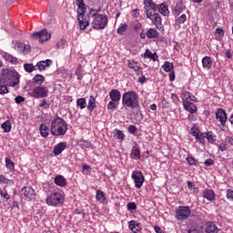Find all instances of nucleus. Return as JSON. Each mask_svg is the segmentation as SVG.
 I'll return each mask as SVG.
<instances>
[{
	"mask_svg": "<svg viewBox=\"0 0 233 233\" xmlns=\"http://www.w3.org/2000/svg\"><path fill=\"white\" fill-rule=\"evenodd\" d=\"M39 130H40V136H42V137H48L50 134V128L47 127L46 125L41 124L39 127Z\"/></svg>",
	"mask_w": 233,
	"mask_h": 233,
	"instance_id": "obj_27",
	"label": "nucleus"
},
{
	"mask_svg": "<svg viewBox=\"0 0 233 233\" xmlns=\"http://www.w3.org/2000/svg\"><path fill=\"white\" fill-rule=\"evenodd\" d=\"M76 76H77V79H82L83 78V68H81V66H79L76 70Z\"/></svg>",
	"mask_w": 233,
	"mask_h": 233,
	"instance_id": "obj_53",
	"label": "nucleus"
},
{
	"mask_svg": "<svg viewBox=\"0 0 233 233\" xmlns=\"http://www.w3.org/2000/svg\"><path fill=\"white\" fill-rule=\"evenodd\" d=\"M132 15H133V17H136V18L139 17V9L133 10Z\"/></svg>",
	"mask_w": 233,
	"mask_h": 233,
	"instance_id": "obj_62",
	"label": "nucleus"
},
{
	"mask_svg": "<svg viewBox=\"0 0 233 233\" xmlns=\"http://www.w3.org/2000/svg\"><path fill=\"white\" fill-rule=\"evenodd\" d=\"M24 69L28 73L31 74V72H34V70H37L36 66H34V64H25Z\"/></svg>",
	"mask_w": 233,
	"mask_h": 233,
	"instance_id": "obj_43",
	"label": "nucleus"
},
{
	"mask_svg": "<svg viewBox=\"0 0 233 233\" xmlns=\"http://www.w3.org/2000/svg\"><path fill=\"white\" fill-rule=\"evenodd\" d=\"M142 57H144L145 59H153V61H156L154 54H152V51H150V49H147L146 52L142 55Z\"/></svg>",
	"mask_w": 233,
	"mask_h": 233,
	"instance_id": "obj_46",
	"label": "nucleus"
},
{
	"mask_svg": "<svg viewBox=\"0 0 233 233\" xmlns=\"http://www.w3.org/2000/svg\"><path fill=\"white\" fill-rule=\"evenodd\" d=\"M131 177L135 183L136 188H141L143 187V184L145 183V177L141 171H133Z\"/></svg>",
	"mask_w": 233,
	"mask_h": 233,
	"instance_id": "obj_10",
	"label": "nucleus"
},
{
	"mask_svg": "<svg viewBox=\"0 0 233 233\" xmlns=\"http://www.w3.org/2000/svg\"><path fill=\"white\" fill-rule=\"evenodd\" d=\"M156 5L152 0H144V10L146 15H150L153 12H156Z\"/></svg>",
	"mask_w": 233,
	"mask_h": 233,
	"instance_id": "obj_15",
	"label": "nucleus"
},
{
	"mask_svg": "<svg viewBox=\"0 0 233 233\" xmlns=\"http://www.w3.org/2000/svg\"><path fill=\"white\" fill-rule=\"evenodd\" d=\"M8 84H5V80L0 76V96L8 94Z\"/></svg>",
	"mask_w": 233,
	"mask_h": 233,
	"instance_id": "obj_26",
	"label": "nucleus"
},
{
	"mask_svg": "<svg viewBox=\"0 0 233 233\" xmlns=\"http://www.w3.org/2000/svg\"><path fill=\"white\" fill-rule=\"evenodd\" d=\"M202 196L208 201H214L216 199V193L212 189H205Z\"/></svg>",
	"mask_w": 233,
	"mask_h": 233,
	"instance_id": "obj_21",
	"label": "nucleus"
},
{
	"mask_svg": "<svg viewBox=\"0 0 233 233\" xmlns=\"http://www.w3.org/2000/svg\"><path fill=\"white\" fill-rule=\"evenodd\" d=\"M15 50L17 52H22L23 54H28L30 52V45L25 44L23 42H13Z\"/></svg>",
	"mask_w": 233,
	"mask_h": 233,
	"instance_id": "obj_14",
	"label": "nucleus"
},
{
	"mask_svg": "<svg viewBox=\"0 0 233 233\" xmlns=\"http://www.w3.org/2000/svg\"><path fill=\"white\" fill-rule=\"evenodd\" d=\"M182 105L185 110H187V112H189V114H196V112H198V106L190 101L184 100V104Z\"/></svg>",
	"mask_w": 233,
	"mask_h": 233,
	"instance_id": "obj_16",
	"label": "nucleus"
},
{
	"mask_svg": "<svg viewBox=\"0 0 233 233\" xmlns=\"http://www.w3.org/2000/svg\"><path fill=\"white\" fill-rule=\"evenodd\" d=\"M206 139L209 143H211V145H214V143H216V141H218V137L216 136V134H214V132L208 131V132H206Z\"/></svg>",
	"mask_w": 233,
	"mask_h": 233,
	"instance_id": "obj_28",
	"label": "nucleus"
},
{
	"mask_svg": "<svg viewBox=\"0 0 233 233\" xmlns=\"http://www.w3.org/2000/svg\"><path fill=\"white\" fill-rule=\"evenodd\" d=\"M186 161H187L188 165H191V167L196 166L198 163L196 161V158H194V157H192V156L187 157Z\"/></svg>",
	"mask_w": 233,
	"mask_h": 233,
	"instance_id": "obj_51",
	"label": "nucleus"
},
{
	"mask_svg": "<svg viewBox=\"0 0 233 233\" xmlns=\"http://www.w3.org/2000/svg\"><path fill=\"white\" fill-rule=\"evenodd\" d=\"M227 199L229 201H233V190L232 189H228L227 190V195H226Z\"/></svg>",
	"mask_w": 233,
	"mask_h": 233,
	"instance_id": "obj_55",
	"label": "nucleus"
},
{
	"mask_svg": "<svg viewBox=\"0 0 233 233\" xmlns=\"http://www.w3.org/2000/svg\"><path fill=\"white\" fill-rule=\"evenodd\" d=\"M15 101L17 105L21 104V103H25V97L21 96H17L15 98Z\"/></svg>",
	"mask_w": 233,
	"mask_h": 233,
	"instance_id": "obj_59",
	"label": "nucleus"
},
{
	"mask_svg": "<svg viewBox=\"0 0 233 233\" xmlns=\"http://www.w3.org/2000/svg\"><path fill=\"white\" fill-rule=\"evenodd\" d=\"M147 19H150V21L158 30H161V28H163V24L161 23V15H159V14L153 12L150 13V15H147Z\"/></svg>",
	"mask_w": 233,
	"mask_h": 233,
	"instance_id": "obj_13",
	"label": "nucleus"
},
{
	"mask_svg": "<svg viewBox=\"0 0 233 233\" xmlns=\"http://www.w3.org/2000/svg\"><path fill=\"white\" fill-rule=\"evenodd\" d=\"M192 211L190 210V207L188 206H179L176 210L175 218L177 221H185V219H188Z\"/></svg>",
	"mask_w": 233,
	"mask_h": 233,
	"instance_id": "obj_6",
	"label": "nucleus"
},
{
	"mask_svg": "<svg viewBox=\"0 0 233 233\" xmlns=\"http://www.w3.org/2000/svg\"><path fill=\"white\" fill-rule=\"evenodd\" d=\"M187 233H203V229L199 227H191Z\"/></svg>",
	"mask_w": 233,
	"mask_h": 233,
	"instance_id": "obj_49",
	"label": "nucleus"
},
{
	"mask_svg": "<svg viewBox=\"0 0 233 233\" xmlns=\"http://www.w3.org/2000/svg\"><path fill=\"white\" fill-rule=\"evenodd\" d=\"M1 127L4 132H10V130H12V123L10 122V120H6L5 122H4Z\"/></svg>",
	"mask_w": 233,
	"mask_h": 233,
	"instance_id": "obj_41",
	"label": "nucleus"
},
{
	"mask_svg": "<svg viewBox=\"0 0 233 233\" xmlns=\"http://www.w3.org/2000/svg\"><path fill=\"white\" fill-rule=\"evenodd\" d=\"M68 130V124L66 119L60 116L53 119L50 125V133L52 136L59 137V136H65Z\"/></svg>",
	"mask_w": 233,
	"mask_h": 233,
	"instance_id": "obj_2",
	"label": "nucleus"
},
{
	"mask_svg": "<svg viewBox=\"0 0 233 233\" xmlns=\"http://www.w3.org/2000/svg\"><path fill=\"white\" fill-rule=\"evenodd\" d=\"M46 203L49 207H59L65 203V196L59 192H55L46 198Z\"/></svg>",
	"mask_w": 233,
	"mask_h": 233,
	"instance_id": "obj_5",
	"label": "nucleus"
},
{
	"mask_svg": "<svg viewBox=\"0 0 233 233\" xmlns=\"http://www.w3.org/2000/svg\"><path fill=\"white\" fill-rule=\"evenodd\" d=\"M127 66L135 72H139L141 70V65L139 64V62H136L134 60H128Z\"/></svg>",
	"mask_w": 233,
	"mask_h": 233,
	"instance_id": "obj_25",
	"label": "nucleus"
},
{
	"mask_svg": "<svg viewBox=\"0 0 233 233\" xmlns=\"http://www.w3.org/2000/svg\"><path fill=\"white\" fill-rule=\"evenodd\" d=\"M185 21H187V15H185V14H182L180 16H178L176 19V23L177 25H183V23H185Z\"/></svg>",
	"mask_w": 233,
	"mask_h": 233,
	"instance_id": "obj_48",
	"label": "nucleus"
},
{
	"mask_svg": "<svg viewBox=\"0 0 233 233\" xmlns=\"http://www.w3.org/2000/svg\"><path fill=\"white\" fill-rule=\"evenodd\" d=\"M164 72H172L174 70V64L170 62H165L162 66Z\"/></svg>",
	"mask_w": 233,
	"mask_h": 233,
	"instance_id": "obj_38",
	"label": "nucleus"
},
{
	"mask_svg": "<svg viewBox=\"0 0 233 233\" xmlns=\"http://www.w3.org/2000/svg\"><path fill=\"white\" fill-rule=\"evenodd\" d=\"M154 230H155L156 233H165L163 231V229L161 228H159L158 226H155Z\"/></svg>",
	"mask_w": 233,
	"mask_h": 233,
	"instance_id": "obj_63",
	"label": "nucleus"
},
{
	"mask_svg": "<svg viewBox=\"0 0 233 233\" xmlns=\"http://www.w3.org/2000/svg\"><path fill=\"white\" fill-rule=\"evenodd\" d=\"M96 199L98 201V203H105L106 201L105 192H103L101 189L96 190Z\"/></svg>",
	"mask_w": 233,
	"mask_h": 233,
	"instance_id": "obj_30",
	"label": "nucleus"
},
{
	"mask_svg": "<svg viewBox=\"0 0 233 233\" xmlns=\"http://www.w3.org/2000/svg\"><path fill=\"white\" fill-rule=\"evenodd\" d=\"M39 108H43V109L50 108V104L46 102V99H42L39 104Z\"/></svg>",
	"mask_w": 233,
	"mask_h": 233,
	"instance_id": "obj_50",
	"label": "nucleus"
},
{
	"mask_svg": "<svg viewBox=\"0 0 233 233\" xmlns=\"http://www.w3.org/2000/svg\"><path fill=\"white\" fill-rule=\"evenodd\" d=\"M64 150H66V142H60L56 144L53 149V154L59 156Z\"/></svg>",
	"mask_w": 233,
	"mask_h": 233,
	"instance_id": "obj_18",
	"label": "nucleus"
},
{
	"mask_svg": "<svg viewBox=\"0 0 233 233\" xmlns=\"http://www.w3.org/2000/svg\"><path fill=\"white\" fill-rule=\"evenodd\" d=\"M21 194L27 201L35 199V189L32 187H25L21 189Z\"/></svg>",
	"mask_w": 233,
	"mask_h": 233,
	"instance_id": "obj_12",
	"label": "nucleus"
},
{
	"mask_svg": "<svg viewBox=\"0 0 233 233\" xmlns=\"http://www.w3.org/2000/svg\"><path fill=\"white\" fill-rule=\"evenodd\" d=\"M0 77L7 86H17V85H19V80L21 79V75L15 70L5 69L3 71Z\"/></svg>",
	"mask_w": 233,
	"mask_h": 233,
	"instance_id": "obj_4",
	"label": "nucleus"
},
{
	"mask_svg": "<svg viewBox=\"0 0 233 233\" xmlns=\"http://www.w3.org/2000/svg\"><path fill=\"white\" fill-rule=\"evenodd\" d=\"M5 168H7V170H15V166L12 162V159H10V157H5Z\"/></svg>",
	"mask_w": 233,
	"mask_h": 233,
	"instance_id": "obj_36",
	"label": "nucleus"
},
{
	"mask_svg": "<svg viewBox=\"0 0 233 233\" xmlns=\"http://www.w3.org/2000/svg\"><path fill=\"white\" fill-rule=\"evenodd\" d=\"M215 116H216V119L217 121H218V127L220 128V130H225V127H227V111H225V109L223 108H218L215 111Z\"/></svg>",
	"mask_w": 233,
	"mask_h": 233,
	"instance_id": "obj_8",
	"label": "nucleus"
},
{
	"mask_svg": "<svg viewBox=\"0 0 233 233\" xmlns=\"http://www.w3.org/2000/svg\"><path fill=\"white\" fill-rule=\"evenodd\" d=\"M77 8V21L80 30H86L90 25L94 30H105L108 26V16L101 13V8H90L86 14V5L83 0H76ZM86 14V15H85Z\"/></svg>",
	"mask_w": 233,
	"mask_h": 233,
	"instance_id": "obj_1",
	"label": "nucleus"
},
{
	"mask_svg": "<svg viewBox=\"0 0 233 233\" xmlns=\"http://www.w3.org/2000/svg\"><path fill=\"white\" fill-rule=\"evenodd\" d=\"M51 37L52 34L48 33L46 29H42L31 35V38L38 41V43H46V41H50Z\"/></svg>",
	"mask_w": 233,
	"mask_h": 233,
	"instance_id": "obj_7",
	"label": "nucleus"
},
{
	"mask_svg": "<svg viewBox=\"0 0 233 233\" xmlns=\"http://www.w3.org/2000/svg\"><path fill=\"white\" fill-rule=\"evenodd\" d=\"M122 105L125 108L134 110L139 106V96L136 91H127L122 95Z\"/></svg>",
	"mask_w": 233,
	"mask_h": 233,
	"instance_id": "obj_3",
	"label": "nucleus"
},
{
	"mask_svg": "<svg viewBox=\"0 0 233 233\" xmlns=\"http://www.w3.org/2000/svg\"><path fill=\"white\" fill-rule=\"evenodd\" d=\"M205 167H212V165H214V160H212V158L207 159L204 162Z\"/></svg>",
	"mask_w": 233,
	"mask_h": 233,
	"instance_id": "obj_60",
	"label": "nucleus"
},
{
	"mask_svg": "<svg viewBox=\"0 0 233 233\" xmlns=\"http://www.w3.org/2000/svg\"><path fill=\"white\" fill-rule=\"evenodd\" d=\"M113 134H114V137L116 139H118V141L120 142H123V140L125 139V133H123V131L116 128L114 131H113Z\"/></svg>",
	"mask_w": 233,
	"mask_h": 233,
	"instance_id": "obj_35",
	"label": "nucleus"
},
{
	"mask_svg": "<svg viewBox=\"0 0 233 233\" xmlns=\"http://www.w3.org/2000/svg\"><path fill=\"white\" fill-rule=\"evenodd\" d=\"M55 185L60 187L61 188L66 187V178L63 175H57L54 179Z\"/></svg>",
	"mask_w": 233,
	"mask_h": 233,
	"instance_id": "obj_22",
	"label": "nucleus"
},
{
	"mask_svg": "<svg viewBox=\"0 0 233 233\" xmlns=\"http://www.w3.org/2000/svg\"><path fill=\"white\" fill-rule=\"evenodd\" d=\"M131 157L132 159H139L141 157V150H139V147L136 146L132 147Z\"/></svg>",
	"mask_w": 233,
	"mask_h": 233,
	"instance_id": "obj_33",
	"label": "nucleus"
},
{
	"mask_svg": "<svg viewBox=\"0 0 233 233\" xmlns=\"http://www.w3.org/2000/svg\"><path fill=\"white\" fill-rule=\"evenodd\" d=\"M206 232L207 233H218L219 232V229L218 228V226L214 224L213 222H208L206 224Z\"/></svg>",
	"mask_w": 233,
	"mask_h": 233,
	"instance_id": "obj_24",
	"label": "nucleus"
},
{
	"mask_svg": "<svg viewBox=\"0 0 233 233\" xmlns=\"http://www.w3.org/2000/svg\"><path fill=\"white\" fill-rule=\"evenodd\" d=\"M215 34H217L218 37H223V35H225V31H223L222 28H217Z\"/></svg>",
	"mask_w": 233,
	"mask_h": 233,
	"instance_id": "obj_58",
	"label": "nucleus"
},
{
	"mask_svg": "<svg viewBox=\"0 0 233 233\" xmlns=\"http://www.w3.org/2000/svg\"><path fill=\"white\" fill-rule=\"evenodd\" d=\"M191 135L193 136V137L196 138L197 143L205 145L206 133H202L199 131V128L193 127H191Z\"/></svg>",
	"mask_w": 233,
	"mask_h": 233,
	"instance_id": "obj_11",
	"label": "nucleus"
},
{
	"mask_svg": "<svg viewBox=\"0 0 233 233\" xmlns=\"http://www.w3.org/2000/svg\"><path fill=\"white\" fill-rule=\"evenodd\" d=\"M176 79V73L170 72L169 73V81H174Z\"/></svg>",
	"mask_w": 233,
	"mask_h": 233,
	"instance_id": "obj_64",
	"label": "nucleus"
},
{
	"mask_svg": "<svg viewBox=\"0 0 233 233\" xmlns=\"http://www.w3.org/2000/svg\"><path fill=\"white\" fill-rule=\"evenodd\" d=\"M0 196L3 199H5V201L10 199V196L8 195V191H6V189H0Z\"/></svg>",
	"mask_w": 233,
	"mask_h": 233,
	"instance_id": "obj_47",
	"label": "nucleus"
},
{
	"mask_svg": "<svg viewBox=\"0 0 233 233\" xmlns=\"http://www.w3.org/2000/svg\"><path fill=\"white\" fill-rule=\"evenodd\" d=\"M171 99L173 103H175V105H177V103H179V96H177V95L174 93L171 94Z\"/></svg>",
	"mask_w": 233,
	"mask_h": 233,
	"instance_id": "obj_57",
	"label": "nucleus"
},
{
	"mask_svg": "<svg viewBox=\"0 0 233 233\" xmlns=\"http://www.w3.org/2000/svg\"><path fill=\"white\" fill-rule=\"evenodd\" d=\"M202 66L203 68H207L208 70H210L212 68V59L210 56H204L202 58Z\"/></svg>",
	"mask_w": 233,
	"mask_h": 233,
	"instance_id": "obj_29",
	"label": "nucleus"
},
{
	"mask_svg": "<svg viewBox=\"0 0 233 233\" xmlns=\"http://www.w3.org/2000/svg\"><path fill=\"white\" fill-rule=\"evenodd\" d=\"M76 106L81 108V110H83L84 108H86V98H78L76 100Z\"/></svg>",
	"mask_w": 233,
	"mask_h": 233,
	"instance_id": "obj_40",
	"label": "nucleus"
},
{
	"mask_svg": "<svg viewBox=\"0 0 233 233\" xmlns=\"http://www.w3.org/2000/svg\"><path fill=\"white\" fill-rule=\"evenodd\" d=\"M127 210H136V208H137V205L136 204V202H129L127 205Z\"/></svg>",
	"mask_w": 233,
	"mask_h": 233,
	"instance_id": "obj_52",
	"label": "nucleus"
},
{
	"mask_svg": "<svg viewBox=\"0 0 233 233\" xmlns=\"http://www.w3.org/2000/svg\"><path fill=\"white\" fill-rule=\"evenodd\" d=\"M156 10H157V12L164 16L168 15V14L170 13L168 11V5H167V3H162L160 5H156Z\"/></svg>",
	"mask_w": 233,
	"mask_h": 233,
	"instance_id": "obj_19",
	"label": "nucleus"
},
{
	"mask_svg": "<svg viewBox=\"0 0 233 233\" xmlns=\"http://www.w3.org/2000/svg\"><path fill=\"white\" fill-rule=\"evenodd\" d=\"M127 132H129V134H136L137 132V127L134 125H130L127 127Z\"/></svg>",
	"mask_w": 233,
	"mask_h": 233,
	"instance_id": "obj_54",
	"label": "nucleus"
},
{
	"mask_svg": "<svg viewBox=\"0 0 233 233\" xmlns=\"http://www.w3.org/2000/svg\"><path fill=\"white\" fill-rule=\"evenodd\" d=\"M52 65V60L46 59V61H40L36 64V70L38 69L39 72H43V70H46L48 66Z\"/></svg>",
	"mask_w": 233,
	"mask_h": 233,
	"instance_id": "obj_20",
	"label": "nucleus"
},
{
	"mask_svg": "<svg viewBox=\"0 0 233 233\" xmlns=\"http://www.w3.org/2000/svg\"><path fill=\"white\" fill-rule=\"evenodd\" d=\"M2 57L5 60L8 61V63H11V65H17L19 61L17 60V57L12 56L9 53L6 52H2L1 53Z\"/></svg>",
	"mask_w": 233,
	"mask_h": 233,
	"instance_id": "obj_17",
	"label": "nucleus"
},
{
	"mask_svg": "<svg viewBox=\"0 0 233 233\" xmlns=\"http://www.w3.org/2000/svg\"><path fill=\"white\" fill-rule=\"evenodd\" d=\"M109 97L111 101L119 103V101H121V92H119V90H116V89H112L109 92Z\"/></svg>",
	"mask_w": 233,
	"mask_h": 233,
	"instance_id": "obj_23",
	"label": "nucleus"
},
{
	"mask_svg": "<svg viewBox=\"0 0 233 233\" xmlns=\"http://www.w3.org/2000/svg\"><path fill=\"white\" fill-rule=\"evenodd\" d=\"M117 105H119V102H116L114 100L109 101L107 104V110H111L112 112H114V110L117 108Z\"/></svg>",
	"mask_w": 233,
	"mask_h": 233,
	"instance_id": "obj_45",
	"label": "nucleus"
},
{
	"mask_svg": "<svg viewBox=\"0 0 233 233\" xmlns=\"http://www.w3.org/2000/svg\"><path fill=\"white\" fill-rule=\"evenodd\" d=\"M34 83H36L37 85H42L45 83V76L42 75H36L35 76L33 77Z\"/></svg>",
	"mask_w": 233,
	"mask_h": 233,
	"instance_id": "obj_42",
	"label": "nucleus"
},
{
	"mask_svg": "<svg viewBox=\"0 0 233 233\" xmlns=\"http://www.w3.org/2000/svg\"><path fill=\"white\" fill-rule=\"evenodd\" d=\"M127 28H128V25H127V23H123V24H120L116 32L119 35H123V34H125V32H127Z\"/></svg>",
	"mask_w": 233,
	"mask_h": 233,
	"instance_id": "obj_37",
	"label": "nucleus"
},
{
	"mask_svg": "<svg viewBox=\"0 0 233 233\" xmlns=\"http://www.w3.org/2000/svg\"><path fill=\"white\" fill-rule=\"evenodd\" d=\"M128 228L132 232H134V231H141V226H139V223H137V221H136V220L129 221Z\"/></svg>",
	"mask_w": 233,
	"mask_h": 233,
	"instance_id": "obj_31",
	"label": "nucleus"
},
{
	"mask_svg": "<svg viewBox=\"0 0 233 233\" xmlns=\"http://www.w3.org/2000/svg\"><path fill=\"white\" fill-rule=\"evenodd\" d=\"M192 97V93L188 91H182L181 93V99H182V104H184V101H188Z\"/></svg>",
	"mask_w": 233,
	"mask_h": 233,
	"instance_id": "obj_39",
	"label": "nucleus"
},
{
	"mask_svg": "<svg viewBox=\"0 0 233 233\" xmlns=\"http://www.w3.org/2000/svg\"><path fill=\"white\" fill-rule=\"evenodd\" d=\"M94 108H96V97L90 96L87 103V110L89 112H94Z\"/></svg>",
	"mask_w": 233,
	"mask_h": 233,
	"instance_id": "obj_34",
	"label": "nucleus"
},
{
	"mask_svg": "<svg viewBox=\"0 0 233 233\" xmlns=\"http://www.w3.org/2000/svg\"><path fill=\"white\" fill-rule=\"evenodd\" d=\"M32 97L35 99H43L48 97V87L43 86H35L31 92Z\"/></svg>",
	"mask_w": 233,
	"mask_h": 233,
	"instance_id": "obj_9",
	"label": "nucleus"
},
{
	"mask_svg": "<svg viewBox=\"0 0 233 233\" xmlns=\"http://www.w3.org/2000/svg\"><path fill=\"white\" fill-rule=\"evenodd\" d=\"M187 188L189 190H196V186L194 185V182L192 181H187Z\"/></svg>",
	"mask_w": 233,
	"mask_h": 233,
	"instance_id": "obj_61",
	"label": "nucleus"
},
{
	"mask_svg": "<svg viewBox=\"0 0 233 233\" xmlns=\"http://www.w3.org/2000/svg\"><path fill=\"white\" fill-rule=\"evenodd\" d=\"M11 208L15 210V212H19V204L17 201H13Z\"/></svg>",
	"mask_w": 233,
	"mask_h": 233,
	"instance_id": "obj_56",
	"label": "nucleus"
},
{
	"mask_svg": "<svg viewBox=\"0 0 233 233\" xmlns=\"http://www.w3.org/2000/svg\"><path fill=\"white\" fill-rule=\"evenodd\" d=\"M65 46H66V38L63 37L60 40H58V42L56 45V48L63 49L65 48Z\"/></svg>",
	"mask_w": 233,
	"mask_h": 233,
	"instance_id": "obj_44",
	"label": "nucleus"
},
{
	"mask_svg": "<svg viewBox=\"0 0 233 233\" xmlns=\"http://www.w3.org/2000/svg\"><path fill=\"white\" fill-rule=\"evenodd\" d=\"M147 37L148 39H156V37H159V33L157 29L155 28H150L147 32Z\"/></svg>",
	"mask_w": 233,
	"mask_h": 233,
	"instance_id": "obj_32",
	"label": "nucleus"
}]
</instances>
